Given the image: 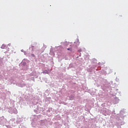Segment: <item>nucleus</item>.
<instances>
[{"mask_svg": "<svg viewBox=\"0 0 128 128\" xmlns=\"http://www.w3.org/2000/svg\"><path fill=\"white\" fill-rule=\"evenodd\" d=\"M67 50H70V52H72V48H68Z\"/></svg>", "mask_w": 128, "mask_h": 128, "instance_id": "obj_1", "label": "nucleus"}, {"mask_svg": "<svg viewBox=\"0 0 128 128\" xmlns=\"http://www.w3.org/2000/svg\"><path fill=\"white\" fill-rule=\"evenodd\" d=\"M78 52H82V49H80L78 50Z\"/></svg>", "mask_w": 128, "mask_h": 128, "instance_id": "obj_2", "label": "nucleus"}]
</instances>
